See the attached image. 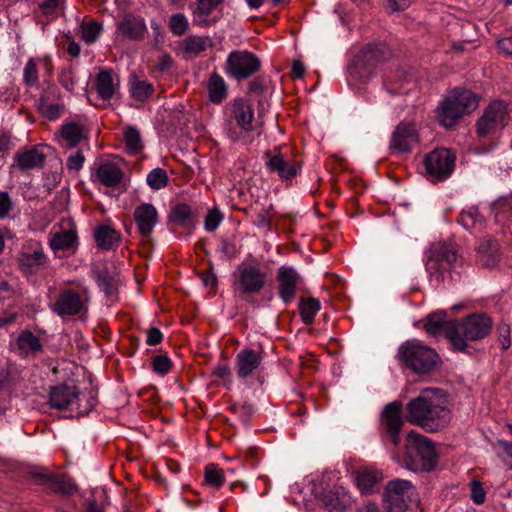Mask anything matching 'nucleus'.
Returning <instances> with one entry per match:
<instances>
[{
    "label": "nucleus",
    "instance_id": "nucleus-1",
    "mask_svg": "<svg viewBox=\"0 0 512 512\" xmlns=\"http://www.w3.org/2000/svg\"><path fill=\"white\" fill-rule=\"evenodd\" d=\"M433 392L434 390L422 391L405 407L406 420L427 432L443 429L451 419L449 409Z\"/></svg>",
    "mask_w": 512,
    "mask_h": 512
},
{
    "label": "nucleus",
    "instance_id": "nucleus-2",
    "mask_svg": "<svg viewBox=\"0 0 512 512\" xmlns=\"http://www.w3.org/2000/svg\"><path fill=\"white\" fill-rule=\"evenodd\" d=\"M492 319L484 313H473L461 320H451L446 328V337L456 351L464 352L468 341L485 338L491 331Z\"/></svg>",
    "mask_w": 512,
    "mask_h": 512
},
{
    "label": "nucleus",
    "instance_id": "nucleus-3",
    "mask_svg": "<svg viewBox=\"0 0 512 512\" xmlns=\"http://www.w3.org/2000/svg\"><path fill=\"white\" fill-rule=\"evenodd\" d=\"M397 359L403 369L416 375L431 374L437 367L439 355L417 339L403 342L397 352Z\"/></svg>",
    "mask_w": 512,
    "mask_h": 512
},
{
    "label": "nucleus",
    "instance_id": "nucleus-4",
    "mask_svg": "<svg viewBox=\"0 0 512 512\" xmlns=\"http://www.w3.org/2000/svg\"><path fill=\"white\" fill-rule=\"evenodd\" d=\"M438 453L434 443L427 437L410 431L406 436L404 466L415 472L432 471L438 463Z\"/></svg>",
    "mask_w": 512,
    "mask_h": 512
},
{
    "label": "nucleus",
    "instance_id": "nucleus-5",
    "mask_svg": "<svg viewBox=\"0 0 512 512\" xmlns=\"http://www.w3.org/2000/svg\"><path fill=\"white\" fill-rule=\"evenodd\" d=\"M480 97L465 88H454L443 99L437 109V119L445 128L454 127L465 114L474 111L479 105Z\"/></svg>",
    "mask_w": 512,
    "mask_h": 512
},
{
    "label": "nucleus",
    "instance_id": "nucleus-6",
    "mask_svg": "<svg viewBox=\"0 0 512 512\" xmlns=\"http://www.w3.org/2000/svg\"><path fill=\"white\" fill-rule=\"evenodd\" d=\"M78 401L77 414L79 416L87 415L96 405L97 397L93 391L88 395L81 394L74 385L59 384L50 387L49 405L57 410H65Z\"/></svg>",
    "mask_w": 512,
    "mask_h": 512
},
{
    "label": "nucleus",
    "instance_id": "nucleus-7",
    "mask_svg": "<svg viewBox=\"0 0 512 512\" xmlns=\"http://www.w3.org/2000/svg\"><path fill=\"white\" fill-rule=\"evenodd\" d=\"M267 274L260 267L242 263L233 273L234 293L242 300L248 301L259 294L265 287Z\"/></svg>",
    "mask_w": 512,
    "mask_h": 512
},
{
    "label": "nucleus",
    "instance_id": "nucleus-8",
    "mask_svg": "<svg viewBox=\"0 0 512 512\" xmlns=\"http://www.w3.org/2000/svg\"><path fill=\"white\" fill-rule=\"evenodd\" d=\"M388 55L389 50L385 44H367L356 55L353 65L349 68L350 75L361 81L369 79Z\"/></svg>",
    "mask_w": 512,
    "mask_h": 512
},
{
    "label": "nucleus",
    "instance_id": "nucleus-9",
    "mask_svg": "<svg viewBox=\"0 0 512 512\" xmlns=\"http://www.w3.org/2000/svg\"><path fill=\"white\" fill-rule=\"evenodd\" d=\"M456 261L457 251L452 244L436 242L426 251L425 268L437 282H443L444 273L449 271Z\"/></svg>",
    "mask_w": 512,
    "mask_h": 512
},
{
    "label": "nucleus",
    "instance_id": "nucleus-10",
    "mask_svg": "<svg viewBox=\"0 0 512 512\" xmlns=\"http://www.w3.org/2000/svg\"><path fill=\"white\" fill-rule=\"evenodd\" d=\"M510 119L509 105L503 100L491 101L475 124L478 137L496 134L504 129Z\"/></svg>",
    "mask_w": 512,
    "mask_h": 512
},
{
    "label": "nucleus",
    "instance_id": "nucleus-11",
    "mask_svg": "<svg viewBox=\"0 0 512 512\" xmlns=\"http://www.w3.org/2000/svg\"><path fill=\"white\" fill-rule=\"evenodd\" d=\"M416 494L411 482L401 479L390 481L383 494L387 512H408L417 504Z\"/></svg>",
    "mask_w": 512,
    "mask_h": 512
},
{
    "label": "nucleus",
    "instance_id": "nucleus-12",
    "mask_svg": "<svg viewBox=\"0 0 512 512\" xmlns=\"http://www.w3.org/2000/svg\"><path fill=\"white\" fill-rule=\"evenodd\" d=\"M456 155L447 148H436L423 160L426 174L431 181L448 179L455 167Z\"/></svg>",
    "mask_w": 512,
    "mask_h": 512
},
{
    "label": "nucleus",
    "instance_id": "nucleus-13",
    "mask_svg": "<svg viewBox=\"0 0 512 512\" xmlns=\"http://www.w3.org/2000/svg\"><path fill=\"white\" fill-rule=\"evenodd\" d=\"M49 258L44 252L43 245L37 240L26 241L17 256V263L24 275L37 274L46 267Z\"/></svg>",
    "mask_w": 512,
    "mask_h": 512
},
{
    "label": "nucleus",
    "instance_id": "nucleus-14",
    "mask_svg": "<svg viewBox=\"0 0 512 512\" xmlns=\"http://www.w3.org/2000/svg\"><path fill=\"white\" fill-rule=\"evenodd\" d=\"M28 474L35 484L46 486L64 497H70L78 491L77 485L65 474L53 473L44 467L32 469Z\"/></svg>",
    "mask_w": 512,
    "mask_h": 512
},
{
    "label": "nucleus",
    "instance_id": "nucleus-15",
    "mask_svg": "<svg viewBox=\"0 0 512 512\" xmlns=\"http://www.w3.org/2000/svg\"><path fill=\"white\" fill-rule=\"evenodd\" d=\"M260 67V59L252 52L233 51L227 57L225 71L234 79L241 81L258 72Z\"/></svg>",
    "mask_w": 512,
    "mask_h": 512
},
{
    "label": "nucleus",
    "instance_id": "nucleus-16",
    "mask_svg": "<svg viewBox=\"0 0 512 512\" xmlns=\"http://www.w3.org/2000/svg\"><path fill=\"white\" fill-rule=\"evenodd\" d=\"M419 134L413 122H400L393 130L389 150L393 154H408L419 143Z\"/></svg>",
    "mask_w": 512,
    "mask_h": 512
},
{
    "label": "nucleus",
    "instance_id": "nucleus-17",
    "mask_svg": "<svg viewBox=\"0 0 512 512\" xmlns=\"http://www.w3.org/2000/svg\"><path fill=\"white\" fill-rule=\"evenodd\" d=\"M402 410V403L393 401L387 404L381 413V426L395 447H398L401 443L400 432L404 425Z\"/></svg>",
    "mask_w": 512,
    "mask_h": 512
},
{
    "label": "nucleus",
    "instance_id": "nucleus-18",
    "mask_svg": "<svg viewBox=\"0 0 512 512\" xmlns=\"http://www.w3.org/2000/svg\"><path fill=\"white\" fill-rule=\"evenodd\" d=\"M264 157L268 170L276 172L282 180H291L296 177L301 167L297 161L285 159L279 150L275 154L271 151H266Z\"/></svg>",
    "mask_w": 512,
    "mask_h": 512
},
{
    "label": "nucleus",
    "instance_id": "nucleus-19",
    "mask_svg": "<svg viewBox=\"0 0 512 512\" xmlns=\"http://www.w3.org/2000/svg\"><path fill=\"white\" fill-rule=\"evenodd\" d=\"M278 294L285 304H290L296 295V289L301 281L299 273L290 266H281L277 276Z\"/></svg>",
    "mask_w": 512,
    "mask_h": 512
},
{
    "label": "nucleus",
    "instance_id": "nucleus-20",
    "mask_svg": "<svg viewBox=\"0 0 512 512\" xmlns=\"http://www.w3.org/2000/svg\"><path fill=\"white\" fill-rule=\"evenodd\" d=\"M264 351L261 347L252 349L245 347L236 355L237 376L246 379L251 376L261 365Z\"/></svg>",
    "mask_w": 512,
    "mask_h": 512
},
{
    "label": "nucleus",
    "instance_id": "nucleus-21",
    "mask_svg": "<svg viewBox=\"0 0 512 512\" xmlns=\"http://www.w3.org/2000/svg\"><path fill=\"white\" fill-rule=\"evenodd\" d=\"M321 505L330 512H343L352 503L351 496L342 486H334L317 495Z\"/></svg>",
    "mask_w": 512,
    "mask_h": 512
},
{
    "label": "nucleus",
    "instance_id": "nucleus-22",
    "mask_svg": "<svg viewBox=\"0 0 512 512\" xmlns=\"http://www.w3.org/2000/svg\"><path fill=\"white\" fill-rule=\"evenodd\" d=\"M133 219L135 221L138 233L148 238L156 224L158 223L159 217L157 209L150 203H142L135 207L133 212Z\"/></svg>",
    "mask_w": 512,
    "mask_h": 512
},
{
    "label": "nucleus",
    "instance_id": "nucleus-23",
    "mask_svg": "<svg viewBox=\"0 0 512 512\" xmlns=\"http://www.w3.org/2000/svg\"><path fill=\"white\" fill-rule=\"evenodd\" d=\"M83 306L78 292L65 289L59 293L57 300L52 305V310L60 316H73L79 314Z\"/></svg>",
    "mask_w": 512,
    "mask_h": 512
},
{
    "label": "nucleus",
    "instance_id": "nucleus-24",
    "mask_svg": "<svg viewBox=\"0 0 512 512\" xmlns=\"http://www.w3.org/2000/svg\"><path fill=\"white\" fill-rule=\"evenodd\" d=\"M46 156L37 147L32 146L18 150L14 155V167L21 172L42 168Z\"/></svg>",
    "mask_w": 512,
    "mask_h": 512
},
{
    "label": "nucleus",
    "instance_id": "nucleus-25",
    "mask_svg": "<svg viewBox=\"0 0 512 512\" xmlns=\"http://www.w3.org/2000/svg\"><path fill=\"white\" fill-rule=\"evenodd\" d=\"M119 32L134 41H141L147 33V27L143 18L128 15L118 24Z\"/></svg>",
    "mask_w": 512,
    "mask_h": 512
},
{
    "label": "nucleus",
    "instance_id": "nucleus-26",
    "mask_svg": "<svg viewBox=\"0 0 512 512\" xmlns=\"http://www.w3.org/2000/svg\"><path fill=\"white\" fill-rule=\"evenodd\" d=\"M222 2L223 0H197V7L193 11L195 23L201 26L215 24L220 16L211 17V15Z\"/></svg>",
    "mask_w": 512,
    "mask_h": 512
},
{
    "label": "nucleus",
    "instance_id": "nucleus-27",
    "mask_svg": "<svg viewBox=\"0 0 512 512\" xmlns=\"http://www.w3.org/2000/svg\"><path fill=\"white\" fill-rule=\"evenodd\" d=\"M232 115L237 125L245 131L253 130L254 112L252 106L242 98L232 103Z\"/></svg>",
    "mask_w": 512,
    "mask_h": 512
},
{
    "label": "nucleus",
    "instance_id": "nucleus-28",
    "mask_svg": "<svg viewBox=\"0 0 512 512\" xmlns=\"http://www.w3.org/2000/svg\"><path fill=\"white\" fill-rule=\"evenodd\" d=\"M96 177L104 186L115 187L121 182L123 172L116 163L104 161L96 169Z\"/></svg>",
    "mask_w": 512,
    "mask_h": 512
},
{
    "label": "nucleus",
    "instance_id": "nucleus-29",
    "mask_svg": "<svg viewBox=\"0 0 512 512\" xmlns=\"http://www.w3.org/2000/svg\"><path fill=\"white\" fill-rule=\"evenodd\" d=\"M211 45L212 41L208 36L190 35L180 42V49L186 58H194Z\"/></svg>",
    "mask_w": 512,
    "mask_h": 512
},
{
    "label": "nucleus",
    "instance_id": "nucleus-30",
    "mask_svg": "<svg viewBox=\"0 0 512 512\" xmlns=\"http://www.w3.org/2000/svg\"><path fill=\"white\" fill-rule=\"evenodd\" d=\"M382 479L381 471L374 468H364L356 474V483L362 494L373 493Z\"/></svg>",
    "mask_w": 512,
    "mask_h": 512
},
{
    "label": "nucleus",
    "instance_id": "nucleus-31",
    "mask_svg": "<svg viewBox=\"0 0 512 512\" xmlns=\"http://www.w3.org/2000/svg\"><path fill=\"white\" fill-rule=\"evenodd\" d=\"M16 346L19 353L24 356H35L43 350V346L39 338L29 330H24L18 335L16 339Z\"/></svg>",
    "mask_w": 512,
    "mask_h": 512
},
{
    "label": "nucleus",
    "instance_id": "nucleus-32",
    "mask_svg": "<svg viewBox=\"0 0 512 512\" xmlns=\"http://www.w3.org/2000/svg\"><path fill=\"white\" fill-rule=\"evenodd\" d=\"M97 247L103 250L111 249L121 239L120 233L109 225H99L94 231Z\"/></svg>",
    "mask_w": 512,
    "mask_h": 512
},
{
    "label": "nucleus",
    "instance_id": "nucleus-33",
    "mask_svg": "<svg viewBox=\"0 0 512 512\" xmlns=\"http://www.w3.org/2000/svg\"><path fill=\"white\" fill-rule=\"evenodd\" d=\"M117 84L114 82L112 71L103 70L96 75L95 88L102 100L113 98Z\"/></svg>",
    "mask_w": 512,
    "mask_h": 512
},
{
    "label": "nucleus",
    "instance_id": "nucleus-34",
    "mask_svg": "<svg viewBox=\"0 0 512 512\" xmlns=\"http://www.w3.org/2000/svg\"><path fill=\"white\" fill-rule=\"evenodd\" d=\"M209 99L213 103H221L227 97V84L223 77L213 72L207 82Z\"/></svg>",
    "mask_w": 512,
    "mask_h": 512
},
{
    "label": "nucleus",
    "instance_id": "nucleus-35",
    "mask_svg": "<svg viewBox=\"0 0 512 512\" xmlns=\"http://www.w3.org/2000/svg\"><path fill=\"white\" fill-rule=\"evenodd\" d=\"M60 136L65 147L74 148L83 139L84 130L82 125L71 122L61 127Z\"/></svg>",
    "mask_w": 512,
    "mask_h": 512
},
{
    "label": "nucleus",
    "instance_id": "nucleus-36",
    "mask_svg": "<svg viewBox=\"0 0 512 512\" xmlns=\"http://www.w3.org/2000/svg\"><path fill=\"white\" fill-rule=\"evenodd\" d=\"M77 239V232L75 229L57 232L50 239V247L53 250H67L76 246Z\"/></svg>",
    "mask_w": 512,
    "mask_h": 512
},
{
    "label": "nucleus",
    "instance_id": "nucleus-37",
    "mask_svg": "<svg viewBox=\"0 0 512 512\" xmlns=\"http://www.w3.org/2000/svg\"><path fill=\"white\" fill-rule=\"evenodd\" d=\"M320 307L321 305L317 298H300L298 309L303 323L306 325L312 324Z\"/></svg>",
    "mask_w": 512,
    "mask_h": 512
},
{
    "label": "nucleus",
    "instance_id": "nucleus-38",
    "mask_svg": "<svg viewBox=\"0 0 512 512\" xmlns=\"http://www.w3.org/2000/svg\"><path fill=\"white\" fill-rule=\"evenodd\" d=\"M447 313L445 311H437L427 316L424 329L427 334L435 336L440 332L446 334V328L450 321H446Z\"/></svg>",
    "mask_w": 512,
    "mask_h": 512
},
{
    "label": "nucleus",
    "instance_id": "nucleus-39",
    "mask_svg": "<svg viewBox=\"0 0 512 512\" xmlns=\"http://www.w3.org/2000/svg\"><path fill=\"white\" fill-rule=\"evenodd\" d=\"M458 223L467 230H481L484 225L483 218L475 209L462 211Z\"/></svg>",
    "mask_w": 512,
    "mask_h": 512
},
{
    "label": "nucleus",
    "instance_id": "nucleus-40",
    "mask_svg": "<svg viewBox=\"0 0 512 512\" xmlns=\"http://www.w3.org/2000/svg\"><path fill=\"white\" fill-rule=\"evenodd\" d=\"M130 91L134 100L144 102L152 95L154 88L153 85L147 81L134 79L131 82Z\"/></svg>",
    "mask_w": 512,
    "mask_h": 512
},
{
    "label": "nucleus",
    "instance_id": "nucleus-41",
    "mask_svg": "<svg viewBox=\"0 0 512 512\" xmlns=\"http://www.w3.org/2000/svg\"><path fill=\"white\" fill-rule=\"evenodd\" d=\"M124 141L126 144V149L130 154H137L143 149L140 132L135 127L125 128Z\"/></svg>",
    "mask_w": 512,
    "mask_h": 512
},
{
    "label": "nucleus",
    "instance_id": "nucleus-42",
    "mask_svg": "<svg viewBox=\"0 0 512 512\" xmlns=\"http://www.w3.org/2000/svg\"><path fill=\"white\" fill-rule=\"evenodd\" d=\"M23 82L28 87H36L39 85L38 67L34 58H30L24 67Z\"/></svg>",
    "mask_w": 512,
    "mask_h": 512
},
{
    "label": "nucleus",
    "instance_id": "nucleus-43",
    "mask_svg": "<svg viewBox=\"0 0 512 512\" xmlns=\"http://www.w3.org/2000/svg\"><path fill=\"white\" fill-rule=\"evenodd\" d=\"M147 184L154 190H159L167 186L168 175L162 168H155L147 175Z\"/></svg>",
    "mask_w": 512,
    "mask_h": 512
},
{
    "label": "nucleus",
    "instance_id": "nucleus-44",
    "mask_svg": "<svg viewBox=\"0 0 512 512\" xmlns=\"http://www.w3.org/2000/svg\"><path fill=\"white\" fill-rule=\"evenodd\" d=\"M205 481L213 487H221L225 481L223 471L214 464L207 465L205 468Z\"/></svg>",
    "mask_w": 512,
    "mask_h": 512
},
{
    "label": "nucleus",
    "instance_id": "nucleus-45",
    "mask_svg": "<svg viewBox=\"0 0 512 512\" xmlns=\"http://www.w3.org/2000/svg\"><path fill=\"white\" fill-rule=\"evenodd\" d=\"M169 27L174 35L182 36L188 31L189 23L184 14L177 13L171 16Z\"/></svg>",
    "mask_w": 512,
    "mask_h": 512
},
{
    "label": "nucleus",
    "instance_id": "nucleus-46",
    "mask_svg": "<svg viewBox=\"0 0 512 512\" xmlns=\"http://www.w3.org/2000/svg\"><path fill=\"white\" fill-rule=\"evenodd\" d=\"M191 216V207L187 204L181 203L173 208L170 219L175 224L184 225L186 221L191 218Z\"/></svg>",
    "mask_w": 512,
    "mask_h": 512
},
{
    "label": "nucleus",
    "instance_id": "nucleus-47",
    "mask_svg": "<svg viewBox=\"0 0 512 512\" xmlns=\"http://www.w3.org/2000/svg\"><path fill=\"white\" fill-rule=\"evenodd\" d=\"M102 30V26L97 22H89L81 26L82 39L91 44L95 42Z\"/></svg>",
    "mask_w": 512,
    "mask_h": 512
},
{
    "label": "nucleus",
    "instance_id": "nucleus-48",
    "mask_svg": "<svg viewBox=\"0 0 512 512\" xmlns=\"http://www.w3.org/2000/svg\"><path fill=\"white\" fill-rule=\"evenodd\" d=\"M97 283L106 294H112L116 290L115 281L107 270L97 272Z\"/></svg>",
    "mask_w": 512,
    "mask_h": 512
},
{
    "label": "nucleus",
    "instance_id": "nucleus-49",
    "mask_svg": "<svg viewBox=\"0 0 512 512\" xmlns=\"http://www.w3.org/2000/svg\"><path fill=\"white\" fill-rule=\"evenodd\" d=\"M39 108L43 115L50 120L57 119L61 113V107L58 104H48L45 95L39 99Z\"/></svg>",
    "mask_w": 512,
    "mask_h": 512
},
{
    "label": "nucleus",
    "instance_id": "nucleus-50",
    "mask_svg": "<svg viewBox=\"0 0 512 512\" xmlns=\"http://www.w3.org/2000/svg\"><path fill=\"white\" fill-rule=\"evenodd\" d=\"M218 251L222 257L226 259H233L239 254V248L232 240L222 238L218 245Z\"/></svg>",
    "mask_w": 512,
    "mask_h": 512
},
{
    "label": "nucleus",
    "instance_id": "nucleus-51",
    "mask_svg": "<svg viewBox=\"0 0 512 512\" xmlns=\"http://www.w3.org/2000/svg\"><path fill=\"white\" fill-rule=\"evenodd\" d=\"M172 366L170 358L166 355H156L152 360L154 372L160 375L167 374Z\"/></svg>",
    "mask_w": 512,
    "mask_h": 512
},
{
    "label": "nucleus",
    "instance_id": "nucleus-52",
    "mask_svg": "<svg viewBox=\"0 0 512 512\" xmlns=\"http://www.w3.org/2000/svg\"><path fill=\"white\" fill-rule=\"evenodd\" d=\"M222 219L223 215L218 209L210 210L204 221L205 229L209 232L216 230Z\"/></svg>",
    "mask_w": 512,
    "mask_h": 512
},
{
    "label": "nucleus",
    "instance_id": "nucleus-53",
    "mask_svg": "<svg viewBox=\"0 0 512 512\" xmlns=\"http://www.w3.org/2000/svg\"><path fill=\"white\" fill-rule=\"evenodd\" d=\"M510 332L511 329L507 323H501L497 326L498 341L503 350H507L511 346Z\"/></svg>",
    "mask_w": 512,
    "mask_h": 512
},
{
    "label": "nucleus",
    "instance_id": "nucleus-54",
    "mask_svg": "<svg viewBox=\"0 0 512 512\" xmlns=\"http://www.w3.org/2000/svg\"><path fill=\"white\" fill-rule=\"evenodd\" d=\"M14 202L8 192L0 191V219L6 218L13 210Z\"/></svg>",
    "mask_w": 512,
    "mask_h": 512
},
{
    "label": "nucleus",
    "instance_id": "nucleus-55",
    "mask_svg": "<svg viewBox=\"0 0 512 512\" xmlns=\"http://www.w3.org/2000/svg\"><path fill=\"white\" fill-rule=\"evenodd\" d=\"M273 206L270 205L269 209H262L260 212L257 213L256 219L254 221V224L259 228H265L267 230L271 229V221L272 216L270 214V209H272Z\"/></svg>",
    "mask_w": 512,
    "mask_h": 512
},
{
    "label": "nucleus",
    "instance_id": "nucleus-56",
    "mask_svg": "<svg viewBox=\"0 0 512 512\" xmlns=\"http://www.w3.org/2000/svg\"><path fill=\"white\" fill-rule=\"evenodd\" d=\"M486 498V493L483 489L482 483L473 480L471 483V499L477 505L483 504Z\"/></svg>",
    "mask_w": 512,
    "mask_h": 512
},
{
    "label": "nucleus",
    "instance_id": "nucleus-57",
    "mask_svg": "<svg viewBox=\"0 0 512 512\" xmlns=\"http://www.w3.org/2000/svg\"><path fill=\"white\" fill-rule=\"evenodd\" d=\"M11 148V138L7 133H0V169L4 166L5 158Z\"/></svg>",
    "mask_w": 512,
    "mask_h": 512
},
{
    "label": "nucleus",
    "instance_id": "nucleus-58",
    "mask_svg": "<svg viewBox=\"0 0 512 512\" xmlns=\"http://www.w3.org/2000/svg\"><path fill=\"white\" fill-rule=\"evenodd\" d=\"M85 161V157L81 151H77L74 154H71L66 162V166L69 170H80Z\"/></svg>",
    "mask_w": 512,
    "mask_h": 512
},
{
    "label": "nucleus",
    "instance_id": "nucleus-59",
    "mask_svg": "<svg viewBox=\"0 0 512 512\" xmlns=\"http://www.w3.org/2000/svg\"><path fill=\"white\" fill-rule=\"evenodd\" d=\"M265 90V81L263 78L257 77L253 79L248 86L250 95L261 96Z\"/></svg>",
    "mask_w": 512,
    "mask_h": 512
},
{
    "label": "nucleus",
    "instance_id": "nucleus-60",
    "mask_svg": "<svg viewBox=\"0 0 512 512\" xmlns=\"http://www.w3.org/2000/svg\"><path fill=\"white\" fill-rule=\"evenodd\" d=\"M163 339V335L161 331L156 327H151L147 330V340L146 343L150 346H155L161 343Z\"/></svg>",
    "mask_w": 512,
    "mask_h": 512
},
{
    "label": "nucleus",
    "instance_id": "nucleus-61",
    "mask_svg": "<svg viewBox=\"0 0 512 512\" xmlns=\"http://www.w3.org/2000/svg\"><path fill=\"white\" fill-rule=\"evenodd\" d=\"M173 60L172 57L168 53H164L159 57L157 63V69L161 72L167 71L172 67Z\"/></svg>",
    "mask_w": 512,
    "mask_h": 512
},
{
    "label": "nucleus",
    "instance_id": "nucleus-62",
    "mask_svg": "<svg viewBox=\"0 0 512 512\" xmlns=\"http://www.w3.org/2000/svg\"><path fill=\"white\" fill-rule=\"evenodd\" d=\"M60 83L67 90L73 91L74 87H75V82H74V79H73V76H72V72L71 71L63 72L61 77H60Z\"/></svg>",
    "mask_w": 512,
    "mask_h": 512
},
{
    "label": "nucleus",
    "instance_id": "nucleus-63",
    "mask_svg": "<svg viewBox=\"0 0 512 512\" xmlns=\"http://www.w3.org/2000/svg\"><path fill=\"white\" fill-rule=\"evenodd\" d=\"M387 2L392 11L405 10L411 4V0H387Z\"/></svg>",
    "mask_w": 512,
    "mask_h": 512
},
{
    "label": "nucleus",
    "instance_id": "nucleus-64",
    "mask_svg": "<svg viewBox=\"0 0 512 512\" xmlns=\"http://www.w3.org/2000/svg\"><path fill=\"white\" fill-rule=\"evenodd\" d=\"M305 74V66L302 61L294 60L291 75L294 78H302Z\"/></svg>",
    "mask_w": 512,
    "mask_h": 512
}]
</instances>
